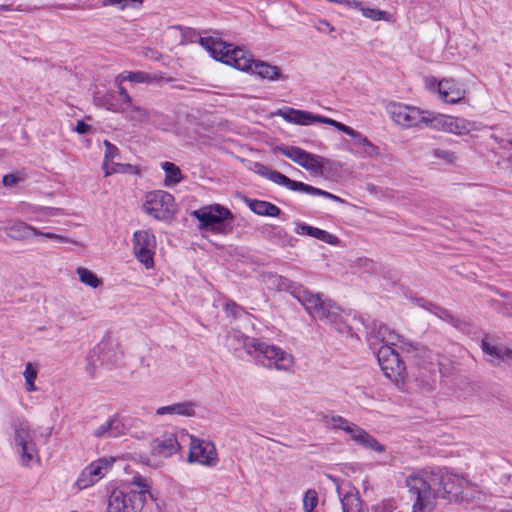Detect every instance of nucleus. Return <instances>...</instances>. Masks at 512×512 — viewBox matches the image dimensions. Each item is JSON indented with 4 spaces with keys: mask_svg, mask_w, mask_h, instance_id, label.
<instances>
[{
    "mask_svg": "<svg viewBox=\"0 0 512 512\" xmlns=\"http://www.w3.org/2000/svg\"><path fill=\"white\" fill-rule=\"evenodd\" d=\"M245 202L250 210L257 215L278 217L281 214L280 208L273 203L256 199H246Z\"/></svg>",
    "mask_w": 512,
    "mask_h": 512,
    "instance_id": "27",
    "label": "nucleus"
},
{
    "mask_svg": "<svg viewBox=\"0 0 512 512\" xmlns=\"http://www.w3.org/2000/svg\"><path fill=\"white\" fill-rule=\"evenodd\" d=\"M301 192L307 193V194H311V195H315V196H322V197H325L327 199H330V200H333V201L339 202V203H344L345 202L339 196H336V195H334V194H332L330 192L324 191L322 189L316 188V187L311 186V185L306 184V183L303 184V188H302Z\"/></svg>",
    "mask_w": 512,
    "mask_h": 512,
    "instance_id": "41",
    "label": "nucleus"
},
{
    "mask_svg": "<svg viewBox=\"0 0 512 512\" xmlns=\"http://www.w3.org/2000/svg\"><path fill=\"white\" fill-rule=\"evenodd\" d=\"M95 100L98 102L99 105H101V106H103L105 108H106V105L113 104L108 99H106V97L104 99H100V98L96 97Z\"/></svg>",
    "mask_w": 512,
    "mask_h": 512,
    "instance_id": "58",
    "label": "nucleus"
},
{
    "mask_svg": "<svg viewBox=\"0 0 512 512\" xmlns=\"http://www.w3.org/2000/svg\"><path fill=\"white\" fill-rule=\"evenodd\" d=\"M124 432L125 426L122 420L117 415H114L98 426L94 430L93 435L97 438L118 437L123 435Z\"/></svg>",
    "mask_w": 512,
    "mask_h": 512,
    "instance_id": "20",
    "label": "nucleus"
},
{
    "mask_svg": "<svg viewBox=\"0 0 512 512\" xmlns=\"http://www.w3.org/2000/svg\"><path fill=\"white\" fill-rule=\"evenodd\" d=\"M461 494H459L456 501L459 502H468L476 498V495L479 493L477 487L473 485L471 482L467 480V487H463L461 490Z\"/></svg>",
    "mask_w": 512,
    "mask_h": 512,
    "instance_id": "45",
    "label": "nucleus"
},
{
    "mask_svg": "<svg viewBox=\"0 0 512 512\" xmlns=\"http://www.w3.org/2000/svg\"><path fill=\"white\" fill-rule=\"evenodd\" d=\"M142 208L146 214L159 221H169L177 212L173 195L164 190L148 192L145 195Z\"/></svg>",
    "mask_w": 512,
    "mask_h": 512,
    "instance_id": "8",
    "label": "nucleus"
},
{
    "mask_svg": "<svg viewBox=\"0 0 512 512\" xmlns=\"http://www.w3.org/2000/svg\"><path fill=\"white\" fill-rule=\"evenodd\" d=\"M296 233L297 234H306L308 236H311L313 238L321 240L324 243H327L330 245L336 246L340 243V240L337 236H335L325 230H322L320 228L313 227V226H310V225H307V224L301 223V222L297 223Z\"/></svg>",
    "mask_w": 512,
    "mask_h": 512,
    "instance_id": "22",
    "label": "nucleus"
},
{
    "mask_svg": "<svg viewBox=\"0 0 512 512\" xmlns=\"http://www.w3.org/2000/svg\"><path fill=\"white\" fill-rule=\"evenodd\" d=\"M435 156L450 163L454 162L457 158L455 153L448 150H435Z\"/></svg>",
    "mask_w": 512,
    "mask_h": 512,
    "instance_id": "47",
    "label": "nucleus"
},
{
    "mask_svg": "<svg viewBox=\"0 0 512 512\" xmlns=\"http://www.w3.org/2000/svg\"><path fill=\"white\" fill-rule=\"evenodd\" d=\"M247 72L271 81L282 78L279 67L270 65L269 63L261 60H253L251 67Z\"/></svg>",
    "mask_w": 512,
    "mask_h": 512,
    "instance_id": "23",
    "label": "nucleus"
},
{
    "mask_svg": "<svg viewBox=\"0 0 512 512\" xmlns=\"http://www.w3.org/2000/svg\"><path fill=\"white\" fill-rule=\"evenodd\" d=\"M243 347L250 356L260 361L267 368L288 371L293 366V356L274 344H269L256 338L245 337Z\"/></svg>",
    "mask_w": 512,
    "mask_h": 512,
    "instance_id": "4",
    "label": "nucleus"
},
{
    "mask_svg": "<svg viewBox=\"0 0 512 512\" xmlns=\"http://www.w3.org/2000/svg\"><path fill=\"white\" fill-rule=\"evenodd\" d=\"M363 15L366 18H369L374 21H389L391 19V14L387 11L375 9V8H365L363 9Z\"/></svg>",
    "mask_w": 512,
    "mask_h": 512,
    "instance_id": "44",
    "label": "nucleus"
},
{
    "mask_svg": "<svg viewBox=\"0 0 512 512\" xmlns=\"http://www.w3.org/2000/svg\"><path fill=\"white\" fill-rule=\"evenodd\" d=\"M329 2H333V3H339L340 0H328Z\"/></svg>",
    "mask_w": 512,
    "mask_h": 512,
    "instance_id": "60",
    "label": "nucleus"
},
{
    "mask_svg": "<svg viewBox=\"0 0 512 512\" xmlns=\"http://www.w3.org/2000/svg\"><path fill=\"white\" fill-rule=\"evenodd\" d=\"M263 168L265 170V172L263 174L273 183L280 185V186H284L291 191H299V192L302 191L303 184H304L303 182L292 180L279 171L270 170L264 166H263Z\"/></svg>",
    "mask_w": 512,
    "mask_h": 512,
    "instance_id": "26",
    "label": "nucleus"
},
{
    "mask_svg": "<svg viewBox=\"0 0 512 512\" xmlns=\"http://www.w3.org/2000/svg\"><path fill=\"white\" fill-rule=\"evenodd\" d=\"M279 115L288 123L296 124V125H310L312 123H323L330 126H335L336 120L318 115L313 114L309 111L304 110H298L294 108H288L285 111L279 112Z\"/></svg>",
    "mask_w": 512,
    "mask_h": 512,
    "instance_id": "15",
    "label": "nucleus"
},
{
    "mask_svg": "<svg viewBox=\"0 0 512 512\" xmlns=\"http://www.w3.org/2000/svg\"><path fill=\"white\" fill-rule=\"evenodd\" d=\"M91 130V126L86 124L84 121H78L75 127V131L79 134H86Z\"/></svg>",
    "mask_w": 512,
    "mask_h": 512,
    "instance_id": "54",
    "label": "nucleus"
},
{
    "mask_svg": "<svg viewBox=\"0 0 512 512\" xmlns=\"http://www.w3.org/2000/svg\"><path fill=\"white\" fill-rule=\"evenodd\" d=\"M368 512H401L396 502L392 499L383 500L371 506Z\"/></svg>",
    "mask_w": 512,
    "mask_h": 512,
    "instance_id": "43",
    "label": "nucleus"
},
{
    "mask_svg": "<svg viewBox=\"0 0 512 512\" xmlns=\"http://www.w3.org/2000/svg\"><path fill=\"white\" fill-rule=\"evenodd\" d=\"M104 145L105 155L102 168L104 170L105 177L110 176L112 173L124 172L125 165L112 162L118 155V148L107 140L104 141Z\"/></svg>",
    "mask_w": 512,
    "mask_h": 512,
    "instance_id": "24",
    "label": "nucleus"
},
{
    "mask_svg": "<svg viewBox=\"0 0 512 512\" xmlns=\"http://www.w3.org/2000/svg\"><path fill=\"white\" fill-rule=\"evenodd\" d=\"M140 3L141 0H104V5H118L122 9L125 8L129 3Z\"/></svg>",
    "mask_w": 512,
    "mask_h": 512,
    "instance_id": "50",
    "label": "nucleus"
},
{
    "mask_svg": "<svg viewBox=\"0 0 512 512\" xmlns=\"http://www.w3.org/2000/svg\"><path fill=\"white\" fill-rule=\"evenodd\" d=\"M190 449L188 461L207 467H214L218 463V454L213 442L189 436Z\"/></svg>",
    "mask_w": 512,
    "mask_h": 512,
    "instance_id": "12",
    "label": "nucleus"
},
{
    "mask_svg": "<svg viewBox=\"0 0 512 512\" xmlns=\"http://www.w3.org/2000/svg\"><path fill=\"white\" fill-rule=\"evenodd\" d=\"M76 273L79 277V280L92 288H98L100 285H102V280L91 270L84 268V267H78L76 269Z\"/></svg>",
    "mask_w": 512,
    "mask_h": 512,
    "instance_id": "36",
    "label": "nucleus"
},
{
    "mask_svg": "<svg viewBox=\"0 0 512 512\" xmlns=\"http://www.w3.org/2000/svg\"><path fill=\"white\" fill-rule=\"evenodd\" d=\"M21 178L17 174H7L3 177L2 183L4 186L11 187L19 183Z\"/></svg>",
    "mask_w": 512,
    "mask_h": 512,
    "instance_id": "49",
    "label": "nucleus"
},
{
    "mask_svg": "<svg viewBox=\"0 0 512 512\" xmlns=\"http://www.w3.org/2000/svg\"><path fill=\"white\" fill-rule=\"evenodd\" d=\"M321 420L327 427L342 431H345L346 427L351 422L343 416L333 414H323Z\"/></svg>",
    "mask_w": 512,
    "mask_h": 512,
    "instance_id": "37",
    "label": "nucleus"
},
{
    "mask_svg": "<svg viewBox=\"0 0 512 512\" xmlns=\"http://www.w3.org/2000/svg\"><path fill=\"white\" fill-rule=\"evenodd\" d=\"M180 449V443L177 437L173 434L164 435L161 440L158 441L155 450L156 453L163 457H169L176 453Z\"/></svg>",
    "mask_w": 512,
    "mask_h": 512,
    "instance_id": "29",
    "label": "nucleus"
},
{
    "mask_svg": "<svg viewBox=\"0 0 512 512\" xmlns=\"http://www.w3.org/2000/svg\"><path fill=\"white\" fill-rule=\"evenodd\" d=\"M106 109L113 112H121L126 115L129 121L143 123L149 120L150 112L145 107L136 105L133 101L131 104L115 106L114 104L106 105Z\"/></svg>",
    "mask_w": 512,
    "mask_h": 512,
    "instance_id": "19",
    "label": "nucleus"
},
{
    "mask_svg": "<svg viewBox=\"0 0 512 512\" xmlns=\"http://www.w3.org/2000/svg\"><path fill=\"white\" fill-rule=\"evenodd\" d=\"M334 128L352 137L355 140V145L362 148L361 152L365 156L374 157L379 154L378 148L371 143L367 137L363 136L353 128L338 121H336Z\"/></svg>",
    "mask_w": 512,
    "mask_h": 512,
    "instance_id": "18",
    "label": "nucleus"
},
{
    "mask_svg": "<svg viewBox=\"0 0 512 512\" xmlns=\"http://www.w3.org/2000/svg\"><path fill=\"white\" fill-rule=\"evenodd\" d=\"M342 512H363L362 501L357 494L347 493L341 498Z\"/></svg>",
    "mask_w": 512,
    "mask_h": 512,
    "instance_id": "35",
    "label": "nucleus"
},
{
    "mask_svg": "<svg viewBox=\"0 0 512 512\" xmlns=\"http://www.w3.org/2000/svg\"><path fill=\"white\" fill-rule=\"evenodd\" d=\"M508 143L512 146V140H509Z\"/></svg>",
    "mask_w": 512,
    "mask_h": 512,
    "instance_id": "61",
    "label": "nucleus"
},
{
    "mask_svg": "<svg viewBox=\"0 0 512 512\" xmlns=\"http://www.w3.org/2000/svg\"><path fill=\"white\" fill-rule=\"evenodd\" d=\"M156 414L163 415H178L184 417H192L195 415V404L191 401L174 403L168 406L159 407Z\"/></svg>",
    "mask_w": 512,
    "mask_h": 512,
    "instance_id": "25",
    "label": "nucleus"
},
{
    "mask_svg": "<svg viewBox=\"0 0 512 512\" xmlns=\"http://www.w3.org/2000/svg\"><path fill=\"white\" fill-rule=\"evenodd\" d=\"M40 212L47 217H53L63 214L62 210L60 208H53V207H43L41 208Z\"/></svg>",
    "mask_w": 512,
    "mask_h": 512,
    "instance_id": "52",
    "label": "nucleus"
},
{
    "mask_svg": "<svg viewBox=\"0 0 512 512\" xmlns=\"http://www.w3.org/2000/svg\"><path fill=\"white\" fill-rule=\"evenodd\" d=\"M202 230H209L215 234L227 235L232 232L231 222L234 219L232 212L220 205L212 204L204 206L192 212Z\"/></svg>",
    "mask_w": 512,
    "mask_h": 512,
    "instance_id": "6",
    "label": "nucleus"
},
{
    "mask_svg": "<svg viewBox=\"0 0 512 512\" xmlns=\"http://www.w3.org/2000/svg\"><path fill=\"white\" fill-rule=\"evenodd\" d=\"M438 81L434 77L425 80V87L431 92H437Z\"/></svg>",
    "mask_w": 512,
    "mask_h": 512,
    "instance_id": "55",
    "label": "nucleus"
},
{
    "mask_svg": "<svg viewBox=\"0 0 512 512\" xmlns=\"http://www.w3.org/2000/svg\"><path fill=\"white\" fill-rule=\"evenodd\" d=\"M6 235L13 240H28L32 236H40L42 231L23 221H15L5 228Z\"/></svg>",
    "mask_w": 512,
    "mask_h": 512,
    "instance_id": "21",
    "label": "nucleus"
},
{
    "mask_svg": "<svg viewBox=\"0 0 512 512\" xmlns=\"http://www.w3.org/2000/svg\"><path fill=\"white\" fill-rule=\"evenodd\" d=\"M279 285L288 291L304 307L313 318L333 326L338 332L353 335L352 326L348 323L349 314L329 299H323L318 293H312L304 286L296 284L282 276L278 277Z\"/></svg>",
    "mask_w": 512,
    "mask_h": 512,
    "instance_id": "2",
    "label": "nucleus"
},
{
    "mask_svg": "<svg viewBox=\"0 0 512 512\" xmlns=\"http://www.w3.org/2000/svg\"><path fill=\"white\" fill-rule=\"evenodd\" d=\"M490 340L491 337L485 335L481 341V349L487 360L494 366L502 362L512 365V348L506 345H495Z\"/></svg>",
    "mask_w": 512,
    "mask_h": 512,
    "instance_id": "16",
    "label": "nucleus"
},
{
    "mask_svg": "<svg viewBox=\"0 0 512 512\" xmlns=\"http://www.w3.org/2000/svg\"><path fill=\"white\" fill-rule=\"evenodd\" d=\"M437 93L443 102L455 104L465 97L466 91L456 80L450 78L438 82Z\"/></svg>",
    "mask_w": 512,
    "mask_h": 512,
    "instance_id": "17",
    "label": "nucleus"
},
{
    "mask_svg": "<svg viewBox=\"0 0 512 512\" xmlns=\"http://www.w3.org/2000/svg\"><path fill=\"white\" fill-rule=\"evenodd\" d=\"M156 80H158L156 76L143 71L123 72L116 78V81L119 83L123 81H129L132 83H152Z\"/></svg>",
    "mask_w": 512,
    "mask_h": 512,
    "instance_id": "32",
    "label": "nucleus"
},
{
    "mask_svg": "<svg viewBox=\"0 0 512 512\" xmlns=\"http://www.w3.org/2000/svg\"><path fill=\"white\" fill-rule=\"evenodd\" d=\"M510 305L512 306V302L510 303Z\"/></svg>",
    "mask_w": 512,
    "mask_h": 512,
    "instance_id": "62",
    "label": "nucleus"
},
{
    "mask_svg": "<svg viewBox=\"0 0 512 512\" xmlns=\"http://www.w3.org/2000/svg\"><path fill=\"white\" fill-rule=\"evenodd\" d=\"M353 441L362 448L369 449L377 453H383L386 450V447L383 444L363 428Z\"/></svg>",
    "mask_w": 512,
    "mask_h": 512,
    "instance_id": "30",
    "label": "nucleus"
},
{
    "mask_svg": "<svg viewBox=\"0 0 512 512\" xmlns=\"http://www.w3.org/2000/svg\"><path fill=\"white\" fill-rule=\"evenodd\" d=\"M151 486L142 476L135 477L128 485L114 489L107 500V512H141Z\"/></svg>",
    "mask_w": 512,
    "mask_h": 512,
    "instance_id": "3",
    "label": "nucleus"
},
{
    "mask_svg": "<svg viewBox=\"0 0 512 512\" xmlns=\"http://www.w3.org/2000/svg\"><path fill=\"white\" fill-rule=\"evenodd\" d=\"M476 129V124L463 118H457L451 116V120L448 127V133H454L457 135H466L472 130Z\"/></svg>",
    "mask_w": 512,
    "mask_h": 512,
    "instance_id": "33",
    "label": "nucleus"
},
{
    "mask_svg": "<svg viewBox=\"0 0 512 512\" xmlns=\"http://www.w3.org/2000/svg\"><path fill=\"white\" fill-rule=\"evenodd\" d=\"M2 11H22L20 7L13 8L11 5H0V13Z\"/></svg>",
    "mask_w": 512,
    "mask_h": 512,
    "instance_id": "57",
    "label": "nucleus"
},
{
    "mask_svg": "<svg viewBox=\"0 0 512 512\" xmlns=\"http://www.w3.org/2000/svg\"><path fill=\"white\" fill-rule=\"evenodd\" d=\"M301 192L307 193V194H311V195H315V196H322V197H325L327 199H330V200H333V201L339 202V203H344L345 202L339 196H336V195H334V194H332L330 192L324 191L322 189L316 188V187L311 186V185L306 184V183L303 184V188H302Z\"/></svg>",
    "mask_w": 512,
    "mask_h": 512,
    "instance_id": "42",
    "label": "nucleus"
},
{
    "mask_svg": "<svg viewBox=\"0 0 512 512\" xmlns=\"http://www.w3.org/2000/svg\"><path fill=\"white\" fill-rule=\"evenodd\" d=\"M171 32H178L180 34V44L193 43L197 41L198 35L192 28H183L181 26H172L169 28Z\"/></svg>",
    "mask_w": 512,
    "mask_h": 512,
    "instance_id": "40",
    "label": "nucleus"
},
{
    "mask_svg": "<svg viewBox=\"0 0 512 512\" xmlns=\"http://www.w3.org/2000/svg\"><path fill=\"white\" fill-rule=\"evenodd\" d=\"M162 169L165 172L164 183L166 186L178 184L182 179L181 170L172 162H163Z\"/></svg>",
    "mask_w": 512,
    "mask_h": 512,
    "instance_id": "34",
    "label": "nucleus"
},
{
    "mask_svg": "<svg viewBox=\"0 0 512 512\" xmlns=\"http://www.w3.org/2000/svg\"><path fill=\"white\" fill-rule=\"evenodd\" d=\"M423 115L424 119L422 120V125L448 132L451 116L435 114L429 111H423Z\"/></svg>",
    "mask_w": 512,
    "mask_h": 512,
    "instance_id": "28",
    "label": "nucleus"
},
{
    "mask_svg": "<svg viewBox=\"0 0 512 512\" xmlns=\"http://www.w3.org/2000/svg\"><path fill=\"white\" fill-rule=\"evenodd\" d=\"M38 375V368L33 363L28 362L25 365V370L23 376L25 378V388L28 392H33L36 390L35 379Z\"/></svg>",
    "mask_w": 512,
    "mask_h": 512,
    "instance_id": "39",
    "label": "nucleus"
},
{
    "mask_svg": "<svg viewBox=\"0 0 512 512\" xmlns=\"http://www.w3.org/2000/svg\"><path fill=\"white\" fill-rule=\"evenodd\" d=\"M118 93L123 101V103L121 105L125 106L127 104H131V101H133L132 98L130 97V95L128 94L126 89L123 88L121 85H119V87H118Z\"/></svg>",
    "mask_w": 512,
    "mask_h": 512,
    "instance_id": "53",
    "label": "nucleus"
},
{
    "mask_svg": "<svg viewBox=\"0 0 512 512\" xmlns=\"http://www.w3.org/2000/svg\"><path fill=\"white\" fill-rule=\"evenodd\" d=\"M377 333L381 342H383V345L393 347L405 344L404 338L394 330L390 329L387 325H380Z\"/></svg>",
    "mask_w": 512,
    "mask_h": 512,
    "instance_id": "31",
    "label": "nucleus"
},
{
    "mask_svg": "<svg viewBox=\"0 0 512 512\" xmlns=\"http://www.w3.org/2000/svg\"><path fill=\"white\" fill-rule=\"evenodd\" d=\"M201 46L205 47L211 56L238 70L247 72L251 67L253 59L250 54L241 47H234L222 41H214L210 38H199Z\"/></svg>",
    "mask_w": 512,
    "mask_h": 512,
    "instance_id": "5",
    "label": "nucleus"
},
{
    "mask_svg": "<svg viewBox=\"0 0 512 512\" xmlns=\"http://www.w3.org/2000/svg\"><path fill=\"white\" fill-rule=\"evenodd\" d=\"M378 364L384 375L398 382L405 374V364L393 347L382 345L377 351Z\"/></svg>",
    "mask_w": 512,
    "mask_h": 512,
    "instance_id": "11",
    "label": "nucleus"
},
{
    "mask_svg": "<svg viewBox=\"0 0 512 512\" xmlns=\"http://www.w3.org/2000/svg\"><path fill=\"white\" fill-rule=\"evenodd\" d=\"M10 426L14 432V445L23 466L39 461L38 449L34 441L35 432L24 418H14Z\"/></svg>",
    "mask_w": 512,
    "mask_h": 512,
    "instance_id": "7",
    "label": "nucleus"
},
{
    "mask_svg": "<svg viewBox=\"0 0 512 512\" xmlns=\"http://www.w3.org/2000/svg\"><path fill=\"white\" fill-rule=\"evenodd\" d=\"M357 264L361 267H364L366 269H370L373 266V261L368 258H359L357 260Z\"/></svg>",
    "mask_w": 512,
    "mask_h": 512,
    "instance_id": "56",
    "label": "nucleus"
},
{
    "mask_svg": "<svg viewBox=\"0 0 512 512\" xmlns=\"http://www.w3.org/2000/svg\"><path fill=\"white\" fill-rule=\"evenodd\" d=\"M155 236L147 230H138L133 235V254L147 269L154 266Z\"/></svg>",
    "mask_w": 512,
    "mask_h": 512,
    "instance_id": "13",
    "label": "nucleus"
},
{
    "mask_svg": "<svg viewBox=\"0 0 512 512\" xmlns=\"http://www.w3.org/2000/svg\"><path fill=\"white\" fill-rule=\"evenodd\" d=\"M392 121L402 128L421 127L424 119L423 111L415 106L391 102L386 107Z\"/></svg>",
    "mask_w": 512,
    "mask_h": 512,
    "instance_id": "10",
    "label": "nucleus"
},
{
    "mask_svg": "<svg viewBox=\"0 0 512 512\" xmlns=\"http://www.w3.org/2000/svg\"><path fill=\"white\" fill-rule=\"evenodd\" d=\"M113 459L100 458L85 467L77 478L76 486L79 490L89 488L104 477L111 468Z\"/></svg>",
    "mask_w": 512,
    "mask_h": 512,
    "instance_id": "14",
    "label": "nucleus"
},
{
    "mask_svg": "<svg viewBox=\"0 0 512 512\" xmlns=\"http://www.w3.org/2000/svg\"><path fill=\"white\" fill-rule=\"evenodd\" d=\"M40 236L48 238V239L57 240L62 243H71L74 245H79V243L75 240H71L63 235H59V234H55V233H51V232H42V234H40Z\"/></svg>",
    "mask_w": 512,
    "mask_h": 512,
    "instance_id": "46",
    "label": "nucleus"
},
{
    "mask_svg": "<svg viewBox=\"0 0 512 512\" xmlns=\"http://www.w3.org/2000/svg\"><path fill=\"white\" fill-rule=\"evenodd\" d=\"M318 505V493L313 489L307 490L303 496V512H321Z\"/></svg>",
    "mask_w": 512,
    "mask_h": 512,
    "instance_id": "38",
    "label": "nucleus"
},
{
    "mask_svg": "<svg viewBox=\"0 0 512 512\" xmlns=\"http://www.w3.org/2000/svg\"><path fill=\"white\" fill-rule=\"evenodd\" d=\"M361 429L362 428L360 426H358L357 424L350 422L344 432L347 435H349L350 439L353 441L356 438V436L358 435V433L361 431Z\"/></svg>",
    "mask_w": 512,
    "mask_h": 512,
    "instance_id": "48",
    "label": "nucleus"
},
{
    "mask_svg": "<svg viewBox=\"0 0 512 512\" xmlns=\"http://www.w3.org/2000/svg\"><path fill=\"white\" fill-rule=\"evenodd\" d=\"M501 312H502V314H504V315H511V316H512V313H510V312L508 311V307H507V305L504 307V309H503Z\"/></svg>",
    "mask_w": 512,
    "mask_h": 512,
    "instance_id": "59",
    "label": "nucleus"
},
{
    "mask_svg": "<svg viewBox=\"0 0 512 512\" xmlns=\"http://www.w3.org/2000/svg\"><path fill=\"white\" fill-rule=\"evenodd\" d=\"M406 486L415 497L412 512H432L440 497L456 501L462 488L467 487V479L454 473L422 470L409 475Z\"/></svg>",
    "mask_w": 512,
    "mask_h": 512,
    "instance_id": "1",
    "label": "nucleus"
},
{
    "mask_svg": "<svg viewBox=\"0 0 512 512\" xmlns=\"http://www.w3.org/2000/svg\"><path fill=\"white\" fill-rule=\"evenodd\" d=\"M316 29L323 33H332L334 31V27L330 25L326 20H319L316 26Z\"/></svg>",
    "mask_w": 512,
    "mask_h": 512,
    "instance_id": "51",
    "label": "nucleus"
},
{
    "mask_svg": "<svg viewBox=\"0 0 512 512\" xmlns=\"http://www.w3.org/2000/svg\"><path fill=\"white\" fill-rule=\"evenodd\" d=\"M276 149L283 156L295 162L316 177L323 176L324 166L329 162L326 158L307 152L297 146L281 145L277 146Z\"/></svg>",
    "mask_w": 512,
    "mask_h": 512,
    "instance_id": "9",
    "label": "nucleus"
}]
</instances>
